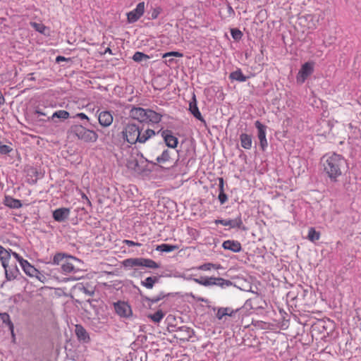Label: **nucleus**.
<instances>
[{"label":"nucleus","mask_w":361,"mask_h":361,"mask_svg":"<svg viewBox=\"0 0 361 361\" xmlns=\"http://www.w3.org/2000/svg\"><path fill=\"white\" fill-rule=\"evenodd\" d=\"M322 163L328 176L336 180L341 175V167L345 164V160L342 155L332 153L323 156Z\"/></svg>","instance_id":"obj_1"},{"label":"nucleus","mask_w":361,"mask_h":361,"mask_svg":"<svg viewBox=\"0 0 361 361\" xmlns=\"http://www.w3.org/2000/svg\"><path fill=\"white\" fill-rule=\"evenodd\" d=\"M129 116L140 123L157 124L161 121L163 116L150 109L133 106L130 110Z\"/></svg>","instance_id":"obj_2"},{"label":"nucleus","mask_w":361,"mask_h":361,"mask_svg":"<svg viewBox=\"0 0 361 361\" xmlns=\"http://www.w3.org/2000/svg\"><path fill=\"white\" fill-rule=\"evenodd\" d=\"M68 133L84 142H95L98 139L97 133L87 128L85 124H74L68 129Z\"/></svg>","instance_id":"obj_3"},{"label":"nucleus","mask_w":361,"mask_h":361,"mask_svg":"<svg viewBox=\"0 0 361 361\" xmlns=\"http://www.w3.org/2000/svg\"><path fill=\"white\" fill-rule=\"evenodd\" d=\"M140 133V128L139 126L130 122L125 125L121 132L123 140L131 145L139 142L140 140V139H139Z\"/></svg>","instance_id":"obj_4"},{"label":"nucleus","mask_w":361,"mask_h":361,"mask_svg":"<svg viewBox=\"0 0 361 361\" xmlns=\"http://www.w3.org/2000/svg\"><path fill=\"white\" fill-rule=\"evenodd\" d=\"M193 281L204 286H217L221 288H226L233 285L230 280L214 276H200L198 279H193Z\"/></svg>","instance_id":"obj_5"},{"label":"nucleus","mask_w":361,"mask_h":361,"mask_svg":"<svg viewBox=\"0 0 361 361\" xmlns=\"http://www.w3.org/2000/svg\"><path fill=\"white\" fill-rule=\"evenodd\" d=\"M176 153L173 151L169 149H164L161 154L156 158L157 162L149 161L147 159H146V161L153 165H157V164H171V166L166 167L167 169H169L170 167L176 166V162L178 161V159L174 161V159L172 157V155H174ZM161 166L162 167V166ZM163 168L165 167L163 166Z\"/></svg>","instance_id":"obj_6"},{"label":"nucleus","mask_w":361,"mask_h":361,"mask_svg":"<svg viewBox=\"0 0 361 361\" xmlns=\"http://www.w3.org/2000/svg\"><path fill=\"white\" fill-rule=\"evenodd\" d=\"M116 313L121 317L129 318L133 315L130 305L125 301L118 300L114 303Z\"/></svg>","instance_id":"obj_7"},{"label":"nucleus","mask_w":361,"mask_h":361,"mask_svg":"<svg viewBox=\"0 0 361 361\" xmlns=\"http://www.w3.org/2000/svg\"><path fill=\"white\" fill-rule=\"evenodd\" d=\"M157 134H160L164 141V144L169 148L175 149L178 143V138L173 135L170 130H163L162 128L157 131Z\"/></svg>","instance_id":"obj_8"},{"label":"nucleus","mask_w":361,"mask_h":361,"mask_svg":"<svg viewBox=\"0 0 361 361\" xmlns=\"http://www.w3.org/2000/svg\"><path fill=\"white\" fill-rule=\"evenodd\" d=\"M80 263V259L72 255H69L67 256V259L61 264V269L66 274L75 272L79 269L78 264Z\"/></svg>","instance_id":"obj_9"},{"label":"nucleus","mask_w":361,"mask_h":361,"mask_svg":"<svg viewBox=\"0 0 361 361\" xmlns=\"http://www.w3.org/2000/svg\"><path fill=\"white\" fill-rule=\"evenodd\" d=\"M255 126L258 131L257 137L259 140L261 149L264 152L268 146V142L266 138L267 126L262 124L259 121H255Z\"/></svg>","instance_id":"obj_10"},{"label":"nucleus","mask_w":361,"mask_h":361,"mask_svg":"<svg viewBox=\"0 0 361 361\" xmlns=\"http://www.w3.org/2000/svg\"><path fill=\"white\" fill-rule=\"evenodd\" d=\"M133 267H145L149 269H158L160 265L155 261L148 258H131Z\"/></svg>","instance_id":"obj_11"},{"label":"nucleus","mask_w":361,"mask_h":361,"mask_svg":"<svg viewBox=\"0 0 361 361\" xmlns=\"http://www.w3.org/2000/svg\"><path fill=\"white\" fill-rule=\"evenodd\" d=\"M313 63L310 62L305 63L298 73L297 81L301 83L304 82L307 77L313 73Z\"/></svg>","instance_id":"obj_12"},{"label":"nucleus","mask_w":361,"mask_h":361,"mask_svg":"<svg viewBox=\"0 0 361 361\" xmlns=\"http://www.w3.org/2000/svg\"><path fill=\"white\" fill-rule=\"evenodd\" d=\"M145 12V2H140L136 8L132 11L128 13L127 18L130 23H133L138 20Z\"/></svg>","instance_id":"obj_13"},{"label":"nucleus","mask_w":361,"mask_h":361,"mask_svg":"<svg viewBox=\"0 0 361 361\" xmlns=\"http://www.w3.org/2000/svg\"><path fill=\"white\" fill-rule=\"evenodd\" d=\"M215 224H220L224 226H229L231 228H238L245 230L240 214L235 219H216L215 220Z\"/></svg>","instance_id":"obj_14"},{"label":"nucleus","mask_w":361,"mask_h":361,"mask_svg":"<svg viewBox=\"0 0 361 361\" xmlns=\"http://www.w3.org/2000/svg\"><path fill=\"white\" fill-rule=\"evenodd\" d=\"M176 294H177L176 293H165L164 292L161 291L157 296L153 297V298H149L148 296L142 295H141V297H142V301L147 302L148 303L149 308H152V306L153 304L157 303L159 301H160L167 297H169L171 295L173 296Z\"/></svg>","instance_id":"obj_15"},{"label":"nucleus","mask_w":361,"mask_h":361,"mask_svg":"<svg viewBox=\"0 0 361 361\" xmlns=\"http://www.w3.org/2000/svg\"><path fill=\"white\" fill-rule=\"evenodd\" d=\"M75 333L78 340L80 342L83 343H88L90 341L89 334L81 324L75 325Z\"/></svg>","instance_id":"obj_16"},{"label":"nucleus","mask_w":361,"mask_h":361,"mask_svg":"<svg viewBox=\"0 0 361 361\" xmlns=\"http://www.w3.org/2000/svg\"><path fill=\"white\" fill-rule=\"evenodd\" d=\"M5 276L7 281H13L16 279L20 275V271L16 264L11 266L7 264L6 268H4Z\"/></svg>","instance_id":"obj_17"},{"label":"nucleus","mask_w":361,"mask_h":361,"mask_svg":"<svg viewBox=\"0 0 361 361\" xmlns=\"http://www.w3.org/2000/svg\"><path fill=\"white\" fill-rule=\"evenodd\" d=\"M70 209L61 207L56 209L53 212V218L58 222L65 221L69 216Z\"/></svg>","instance_id":"obj_18"},{"label":"nucleus","mask_w":361,"mask_h":361,"mask_svg":"<svg viewBox=\"0 0 361 361\" xmlns=\"http://www.w3.org/2000/svg\"><path fill=\"white\" fill-rule=\"evenodd\" d=\"M113 116L110 111H103L99 113L98 116L99 123L102 126L108 127L113 122Z\"/></svg>","instance_id":"obj_19"},{"label":"nucleus","mask_w":361,"mask_h":361,"mask_svg":"<svg viewBox=\"0 0 361 361\" xmlns=\"http://www.w3.org/2000/svg\"><path fill=\"white\" fill-rule=\"evenodd\" d=\"M189 110L195 118L200 121L201 122L205 123V120L202 117L197 107V100L195 94H193L192 101H190L189 104Z\"/></svg>","instance_id":"obj_20"},{"label":"nucleus","mask_w":361,"mask_h":361,"mask_svg":"<svg viewBox=\"0 0 361 361\" xmlns=\"http://www.w3.org/2000/svg\"><path fill=\"white\" fill-rule=\"evenodd\" d=\"M176 331L178 334L180 339L183 341H189L194 334L193 330L185 326L178 327Z\"/></svg>","instance_id":"obj_21"},{"label":"nucleus","mask_w":361,"mask_h":361,"mask_svg":"<svg viewBox=\"0 0 361 361\" xmlns=\"http://www.w3.org/2000/svg\"><path fill=\"white\" fill-rule=\"evenodd\" d=\"M225 250H231L233 252H239L242 250V246L240 242L233 240H227L222 244Z\"/></svg>","instance_id":"obj_22"},{"label":"nucleus","mask_w":361,"mask_h":361,"mask_svg":"<svg viewBox=\"0 0 361 361\" xmlns=\"http://www.w3.org/2000/svg\"><path fill=\"white\" fill-rule=\"evenodd\" d=\"M0 318L5 325L8 327V329L11 331V337L14 341L16 339V335L14 333V325L12 321L11 320L10 316L6 312H0Z\"/></svg>","instance_id":"obj_23"},{"label":"nucleus","mask_w":361,"mask_h":361,"mask_svg":"<svg viewBox=\"0 0 361 361\" xmlns=\"http://www.w3.org/2000/svg\"><path fill=\"white\" fill-rule=\"evenodd\" d=\"M239 310V308L236 310H232L230 307H219L216 314V317L219 320H221L224 316L233 317Z\"/></svg>","instance_id":"obj_24"},{"label":"nucleus","mask_w":361,"mask_h":361,"mask_svg":"<svg viewBox=\"0 0 361 361\" xmlns=\"http://www.w3.org/2000/svg\"><path fill=\"white\" fill-rule=\"evenodd\" d=\"M24 272L29 276L33 277L35 275L39 274V271L37 270L34 266L26 260L25 263L20 266Z\"/></svg>","instance_id":"obj_25"},{"label":"nucleus","mask_w":361,"mask_h":361,"mask_svg":"<svg viewBox=\"0 0 361 361\" xmlns=\"http://www.w3.org/2000/svg\"><path fill=\"white\" fill-rule=\"evenodd\" d=\"M11 250H7L4 247H0V260L4 268H6L11 258Z\"/></svg>","instance_id":"obj_26"},{"label":"nucleus","mask_w":361,"mask_h":361,"mask_svg":"<svg viewBox=\"0 0 361 361\" xmlns=\"http://www.w3.org/2000/svg\"><path fill=\"white\" fill-rule=\"evenodd\" d=\"M240 141L241 147L245 149H250L252 147V135L246 133L240 135Z\"/></svg>","instance_id":"obj_27"},{"label":"nucleus","mask_w":361,"mask_h":361,"mask_svg":"<svg viewBox=\"0 0 361 361\" xmlns=\"http://www.w3.org/2000/svg\"><path fill=\"white\" fill-rule=\"evenodd\" d=\"M4 204L12 209H18L22 207L21 202L19 200L14 199L10 196H5Z\"/></svg>","instance_id":"obj_28"},{"label":"nucleus","mask_w":361,"mask_h":361,"mask_svg":"<svg viewBox=\"0 0 361 361\" xmlns=\"http://www.w3.org/2000/svg\"><path fill=\"white\" fill-rule=\"evenodd\" d=\"M219 194L218 196V199L221 204H224L227 200L228 197L227 195L224 192V180L223 178H219Z\"/></svg>","instance_id":"obj_29"},{"label":"nucleus","mask_w":361,"mask_h":361,"mask_svg":"<svg viewBox=\"0 0 361 361\" xmlns=\"http://www.w3.org/2000/svg\"><path fill=\"white\" fill-rule=\"evenodd\" d=\"M157 134L154 130L152 129H147L143 133H142V129L140 128V140L139 141L140 143H145L147 142L150 137Z\"/></svg>","instance_id":"obj_30"},{"label":"nucleus","mask_w":361,"mask_h":361,"mask_svg":"<svg viewBox=\"0 0 361 361\" xmlns=\"http://www.w3.org/2000/svg\"><path fill=\"white\" fill-rule=\"evenodd\" d=\"M229 78L231 80L245 82L247 80V77L244 75L243 73H242V71L240 68H238V70L230 73Z\"/></svg>","instance_id":"obj_31"},{"label":"nucleus","mask_w":361,"mask_h":361,"mask_svg":"<svg viewBox=\"0 0 361 361\" xmlns=\"http://www.w3.org/2000/svg\"><path fill=\"white\" fill-rule=\"evenodd\" d=\"M177 249H178V247L177 245L166 244V243H163L161 245H157L156 247V250L160 251L162 252H173Z\"/></svg>","instance_id":"obj_32"},{"label":"nucleus","mask_w":361,"mask_h":361,"mask_svg":"<svg viewBox=\"0 0 361 361\" xmlns=\"http://www.w3.org/2000/svg\"><path fill=\"white\" fill-rule=\"evenodd\" d=\"M149 59H150V56L149 55L145 54L143 52H140V51H136L133 56V61L135 62H137V63H140L142 61L146 62Z\"/></svg>","instance_id":"obj_33"},{"label":"nucleus","mask_w":361,"mask_h":361,"mask_svg":"<svg viewBox=\"0 0 361 361\" xmlns=\"http://www.w3.org/2000/svg\"><path fill=\"white\" fill-rule=\"evenodd\" d=\"M320 238V232L317 231L314 227H310L308 231L307 238L311 242L314 243Z\"/></svg>","instance_id":"obj_34"},{"label":"nucleus","mask_w":361,"mask_h":361,"mask_svg":"<svg viewBox=\"0 0 361 361\" xmlns=\"http://www.w3.org/2000/svg\"><path fill=\"white\" fill-rule=\"evenodd\" d=\"M165 316V313L161 310H158L155 313L149 314L148 317L155 323H159Z\"/></svg>","instance_id":"obj_35"},{"label":"nucleus","mask_w":361,"mask_h":361,"mask_svg":"<svg viewBox=\"0 0 361 361\" xmlns=\"http://www.w3.org/2000/svg\"><path fill=\"white\" fill-rule=\"evenodd\" d=\"M70 116L69 112L65 110H59L54 112L51 116V120H54L55 118L61 119H66Z\"/></svg>","instance_id":"obj_36"},{"label":"nucleus","mask_w":361,"mask_h":361,"mask_svg":"<svg viewBox=\"0 0 361 361\" xmlns=\"http://www.w3.org/2000/svg\"><path fill=\"white\" fill-rule=\"evenodd\" d=\"M35 115H37V118L38 119L39 121L45 122V121H48L50 119H51V116H48L47 114L45 112H43L42 111V109H37L35 111Z\"/></svg>","instance_id":"obj_37"},{"label":"nucleus","mask_w":361,"mask_h":361,"mask_svg":"<svg viewBox=\"0 0 361 361\" xmlns=\"http://www.w3.org/2000/svg\"><path fill=\"white\" fill-rule=\"evenodd\" d=\"M212 268L215 269H219L221 268V264H216L208 262V263H204V264L199 266L197 269L199 270H202V271H208Z\"/></svg>","instance_id":"obj_38"},{"label":"nucleus","mask_w":361,"mask_h":361,"mask_svg":"<svg viewBox=\"0 0 361 361\" xmlns=\"http://www.w3.org/2000/svg\"><path fill=\"white\" fill-rule=\"evenodd\" d=\"M67 256H69V255L59 252L56 253L53 258V264H59L60 262H61L63 260H66L67 259Z\"/></svg>","instance_id":"obj_39"},{"label":"nucleus","mask_w":361,"mask_h":361,"mask_svg":"<svg viewBox=\"0 0 361 361\" xmlns=\"http://www.w3.org/2000/svg\"><path fill=\"white\" fill-rule=\"evenodd\" d=\"M140 283L142 286L145 287L147 289H152L154 286L153 281L150 276L146 278L144 281H142Z\"/></svg>","instance_id":"obj_40"},{"label":"nucleus","mask_w":361,"mask_h":361,"mask_svg":"<svg viewBox=\"0 0 361 361\" xmlns=\"http://www.w3.org/2000/svg\"><path fill=\"white\" fill-rule=\"evenodd\" d=\"M231 36L235 40H240L243 37V32L238 29H231Z\"/></svg>","instance_id":"obj_41"},{"label":"nucleus","mask_w":361,"mask_h":361,"mask_svg":"<svg viewBox=\"0 0 361 361\" xmlns=\"http://www.w3.org/2000/svg\"><path fill=\"white\" fill-rule=\"evenodd\" d=\"M12 151V148L6 145H3L0 142V154H8Z\"/></svg>","instance_id":"obj_42"},{"label":"nucleus","mask_w":361,"mask_h":361,"mask_svg":"<svg viewBox=\"0 0 361 361\" xmlns=\"http://www.w3.org/2000/svg\"><path fill=\"white\" fill-rule=\"evenodd\" d=\"M161 11V8L160 7H157L152 9L150 13V19L154 20L158 18L159 15Z\"/></svg>","instance_id":"obj_43"},{"label":"nucleus","mask_w":361,"mask_h":361,"mask_svg":"<svg viewBox=\"0 0 361 361\" xmlns=\"http://www.w3.org/2000/svg\"><path fill=\"white\" fill-rule=\"evenodd\" d=\"M171 56L183 57V54L179 51H170L164 54L162 57L166 59Z\"/></svg>","instance_id":"obj_44"},{"label":"nucleus","mask_w":361,"mask_h":361,"mask_svg":"<svg viewBox=\"0 0 361 361\" xmlns=\"http://www.w3.org/2000/svg\"><path fill=\"white\" fill-rule=\"evenodd\" d=\"M78 288L82 291L83 293H85V294H87V295H92L94 294V290H90L89 289H87L84 285L82 284H80L78 286Z\"/></svg>","instance_id":"obj_45"},{"label":"nucleus","mask_w":361,"mask_h":361,"mask_svg":"<svg viewBox=\"0 0 361 361\" xmlns=\"http://www.w3.org/2000/svg\"><path fill=\"white\" fill-rule=\"evenodd\" d=\"M11 255L16 259V260L20 263V265H23L26 259H24L19 254L16 252H11Z\"/></svg>","instance_id":"obj_46"},{"label":"nucleus","mask_w":361,"mask_h":361,"mask_svg":"<svg viewBox=\"0 0 361 361\" xmlns=\"http://www.w3.org/2000/svg\"><path fill=\"white\" fill-rule=\"evenodd\" d=\"M123 243H124L125 245L129 246V247H132V246H141L142 244L140 243H137V242H134L133 240H124L123 241Z\"/></svg>","instance_id":"obj_47"},{"label":"nucleus","mask_w":361,"mask_h":361,"mask_svg":"<svg viewBox=\"0 0 361 361\" xmlns=\"http://www.w3.org/2000/svg\"><path fill=\"white\" fill-rule=\"evenodd\" d=\"M122 264L124 267H133V263H132L131 258H128V259L123 260Z\"/></svg>","instance_id":"obj_48"},{"label":"nucleus","mask_w":361,"mask_h":361,"mask_svg":"<svg viewBox=\"0 0 361 361\" xmlns=\"http://www.w3.org/2000/svg\"><path fill=\"white\" fill-rule=\"evenodd\" d=\"M76 117L82 119V120H87V121H89V118L84 113H78L75 115Z\"/></svg>","instance_id":"obj_49"},{"label":"nucleus","mask_w":361,"mask_h":361,"mask_svg":"<svg viewBox=\"0 0 361 361\" xmlns=\"http://www.w3.org/2000/svg\"><path fill=\"white\" fill-rule=\"evenodd\" d=\"M31 24L34 27H35L36 30L39 31V32H42V30L40 28L43 27V25L37 23H32Z\"/></svg>","instance_id":"obj_50"},{"label":"nucleus","mask_w":361,"mask_h":361,"mask_svg":"<svg viewBox=\"0 0 361 361\" xmlns=\"http://www.w3.org/2000/svg\"><path fill=\"white\" fill-rule=\"evenodd\" d=\"M68 60H70V59L65 58L63 56H58L56 58V62H57V63H59L60 61H67Z\"/></svg>","instance_id":"obj_51"},{"label":"nucleus","mask_w":361,"mask_h":361,"mask_svg":"<svg viewBox=\"0 0 361 361\" xmlns=\"http://www.w3.org/2000/svg\"><path fill=\"white\" fill-rule=\"evenodd\" d=\"M150 277L152 278L154 284H156L159 282L161 276H150Z\"/></svg>","instance_id":"obj_52"},{"label":"nucleus","mask_w":361,"mask_h":361,"mask_svg":"<svg viewBox=\"0 0 361 361\" xmlns=\"http://www.w3.org/2000/svg\"><path fill=\"white\" fill-rule=\"evenodd\" d=\"M37 279H38L40 281L43 282L45 276L39 271V274L35 275Z\"/></svg>","instance_id":"obj_53"},{"label":"nucleus","mask_w":361,"mask_h":361,"mask_svg":"<svg viewBox=\"0 0 361 361\" xmlns=\"http://www.w3.org/2000/svg\"><path fill=\"white\" fill-rule=\"evenodd\" d=\"M175 62H176V61L173 58H169V59H166V61H165V63L167 64L168 66H171L172 63H173Z\"/></svg>","instance_id":"obj_54"},{"label":"nucleus","mask_w":361,"mask_h":361,"mask_svg":"<svg viewBox=\"0 0 361 361\" xmlns=\"http://www.w3.org/2000/svg\"><path fill=\"white\" fill-rule=\"evenodd\" d=\"M178 276L180 277V278H183V279H184L185 280H192L193 281V279H194V278L192 277V276H185V274H180Z\"/></svg>","instance_id":"obj_55"},{"label":"nucleus","mask_w":361,"mask_h":361,"mask_svg":"<svg viewBox=\"0 0 361 361\" xmlns=\"http://www.w3.org/2000/svg\"><path fill=\"white\" fill-rule=\"evenodd\" d=\"M5 103V99L2 94V92L0 91V105H2Z\"/></svg>","instance_id":"obj_56"},{"label":"nucleus","mask_w":361,"mask_h":361,"mask_svg":"<svg viewBox=\"0 0 361 361\" xmlns=\"http://www.w3.org/2000/svg\"><path fill=\"white\" fill-rule=\"evenodd\" d=\"M106 53H109L111 54H112V52H111V49L110 48H106L104 52V54H106Z\"/></svg>","instance_id":"obj_57"},{"label":"nucleus","mask_w":361,"mask_h":361,"mask_svg":"<svg viewBox=\"0 0 361 361\" xmlns=\"http://www.w3.org/2000/svg\"><path fill=\"white\" fill-rule=\"evenodd\" d=\"M82 198L84 200L88 199V197H87V195L85 193H82Z\"/></svg>","instance_id":"obj_58"},{"label":"nucleus","mask_w":361,"mask_h":361,"mask_svg":"<svg viewBox=\"0 0 361 361\" xmlns=\"http://www.w3.org/2000/svg\"><path fill=\"white\" fill-rule=\"evenodd\" d=\"M85 200H86L87 204L90 207H91V206H92V203H91L90 200L89 199Z\"/></svg>","instance_id":"obj_59"},{"label":"nucleus","mask_w":361,"mask_h":361,"mask_svg":"<svg viewBox=\"0 0 361 361\" xmlns=\"http://www.w3.org/2000/svg\"><path fill=\"white\" fill-rule=\"evenodd\" d=\"M198 300L199 301H204V300L203 298H198Z\"/></svg>","instance_id":"obj_60"},{"label":"nucleus","mask_w":361,"mask_h":361,"mask_svg":"<svg viewBox=\"0 0 361 361\" xmlns=\"http://www.w3.org/2000/svg\"><path fill=\"white\" fill-rule=\"evenodd\" d=\"M160 146L164 148V144H161H161H160Z\"/></svg>","instance_id":"obj_61"},{"label":"nucleus","mask_w":361,"mask_h":361,"mask_svg":"<svg viewBox=\"0 0 361 361\" xmlns=\"http://www.w3.org/2000/svg\"><path fill=\"white\" fill-rule=\"evenodd\" d=\"M35 173L36 174H37V173H37V171H36V170H35Z\"/></svg>","instance_id":"obj_62"},{"label":"nucleus","mask_w":361,"mask_h":361,"mask_svg":"<svg viewBox=\"0 0 361 361\" xmlns=\"http://www.w3.org/2000/svg\"><path fill=\"white\" fill-rule=\"evenodd\" d=\"M232 7L229 6V11H231Z\"/></svg>","instance_id":"obj_63"},{"label":"nucleus","mask_w":361,"mask_h":361,"mask_svg":"<svg viewBox=\"0 0 361 361\" xmlns=\"http://www.w3.org/2000/svg\"><path fill=\"white\" fill-rule=\"evenodd\" d=\"M232 7L229 6V11H231Z\"/></svg>","instance_id":"obj_64"}]
</instances>
